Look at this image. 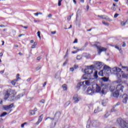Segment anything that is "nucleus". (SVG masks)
<instances>
[{"instance_id": "nucleus-1", "label": "nucleus", "mask_w": 128, "mask_h": 128, "mask_svg": "<svg viewBox=\"0 0 128 128\" xmlns=\"http://www.w3.org/2000/svg\"><path fill=\"white\" fill-rule=\"evenodd\" d=\"M106 86H100L98 84H94L92 85V88L94 90L95 92L100 94H106Z\"/></svg>"}, {"instance_id": "nucleus-2", "label": "nucleus", "mask_w": 128, "mask_h": 128, "mask_svg": "<svg viewBox=\"0 0 128 128\" xmlns=\"http://www.w3.org/2000/svg\"><path fill=\"white\" fill-rule=\"evenodd\" d=\"M100 122L98 121L94 120H88L87 122V124L86 126V128H90V125L94 128H96L98 126H100Z\"/></svg>"}, {"instance_id": "nucleus-3", "label": "nucleus", "mask_w": 128, "mask_h": 128, "mask_svg": "<svg viewBox=\"0 0 128 128\" xmlns=\"http://www.w3.org/2000/svg\"><path fill=\"white\" fill-rule=\"evenodd\" d=\"M60 116V111H58L55 114L54 118H50V117H48L45 119V120H48V118H49V120H51L52 122H54V126H56V124L57 122H58Z\"/></svg>"}, {"instance_id": "nucleus-4", "label": "nucleus", "mask_w": 128, "mask_h": 128, "mask_svg": "<svg viewBox=\"0 0 128 128\" xmlns=\"http://www.w3.org/2000/svg\"><path fill=\"white\" fill-rule=\"evenodd\" d=\"M100 43L97 42L94 44V46H96L98 50V54L100 55L102 52H106V48L102 47L100 46Z\"/></svg>"}, {"instance_id": "nucleus-5", "label": "nucleus", "mask_w": 128, "mask_h": 128, "mask_svg": "<svg viewBox=\"0 0 128 128\" xmlns=\"http://www.w3.org/2000/svg\"><path fill=\"white\" fill-rule=\"evenodd\" d=\"M14 94V90H12L10 88L8 89L7 90L4 92V100H8L10 98V94Z\"/></svg>"}, {"instance_id": "nucleus-6", "label": "nucleus", "mask_w": 128, "mask_h": 128, "mask_svg": "<svg viewBox=\"0 0 128 128\" xmlns=\"http://www.w3.org/2000/svg\"><path fill=\"white\" fill-rule=\"evenodd\" d=\"M94 65L88 66L84 70L85 74H92V70H94Z\"/></svg>"}, {"instance_id": "nucleus-7", "label": "nucleus", "mask_w": 128, "mask_h": 128, "mask_svg": "<svg viewBox=\"0 0 128 128\" xmlns=\"http://www.w3.org/2000/svg\"><path fill=\"white\" fill-rule=\"evenodd\" d=\"M104 73L106 74H110L112 72V69L110 68V66L106 65L104 66V70H103Z\"/></svg>"}, {"instance_id": "nucleus-8", "label": "nucleus", "mask_w": 128, "mask_h": 128, "mask_svg": "<svg viewBox=\"0 0 128 128\" xmlns=\"http://www.w3.org/2000/svg\"><path fill=\"white\" fill-rule=\"evenodd\" d=\"M124 86L120 84H117V86L116 87V90H117V92H119L120 93V92H122V90H124Z\"/></svg>"}, {"instance_id": "nucleus-9", "label": "nucleus", "mask_w": 128, "mask_h": 128, "mask_svg": "<svg viewBox=\"0 0 128 128\" xmlns=\"http://www.w3.org/2000/svg\"><path fill=\"white\" fill-rule=\"evenodd\" d=\"M87 94H89L90 96H92L94 94V90L92 87L88 88L87 90Z\"/></svg>"}, {"instance_id": "nucleus-10", "label": "nucleus", "mask_w": 128, "mask_h": 128, "mask_svg": "<svg viewBox=\"0 0 128 128\" xmlns=\"http://www.w3.org/2000/svg\"><path fill=\"white\" fill-rule=\"evenodd\" d=\"M85 84L86 86H92L94 84V80H90L85 81Z\"/></svg>"}, {"instance_id": "nucleus-11", "label": "nucleus", "mask_w": 128, "mask_h": 128, "mask_svg": "<svg viewBox=\"0 0 128 128\" xmlns=\"http://www.w3.org/2000/svg\"><path fill=\"white\" fill-rule=\"evenodd\" d=\"M102 66V62H97L95 64V67L97 70H100Z\"/></svg>"}, {"instance_id": "nucleus-12", "label": "nucleus", "mask_w": 128, "mask_h": 128, "mask_svg": "<svg viewBox=\"0 0 128 128\" xmlns=\"http://www.w3.org/2000/svg\"><path fill=\"white\" fill-rule=\"evenodd\" d=\"M14 106V104H12L8 106H3V108L4 110H10Z\"/></svg>"}, {"instance_id": "nucleus-13", "label": "nucleus", "mask_w": 128, "mask_h": 128, "mask_svg": "<svg viewBox=\"0 0 128 128\" xmlns=\"http://www.w3.org/2000/svg\"><path fill=\"white\" fill-rule=\"evenodd\" d=\"M42 118H44V114H41L38 118V120L37 121V122L35 124L36 126H38V124H40V122H42Z\"/></svg>"}, {"instance_id": "nucleus-14", "label": "nucleus", "mask_w": 128, "mask_h": 128, "mask_svg": "<svg viewBox=\"0 0 128 128\" xmlns=\"http://www.w3.org/2000/svg\"><path fill=\"white\" fill-rule=\"evenodd\" d=\"M73 100L75 102V104H76L80 100V97H79L78 94L74 95L73 97Z\"/></svg>"}, {"instance_id": "nucleus-15", "label": "nucleus", "mask_w": 128, "mask_h": 128, "mask_svg": "<svg viewBox=\"0 0 128 128\" xmlns=\"http://www.w3.org/2000/svg\"><path fill=\"white\" fill-rule=\"evenodd\" d=\"M122 98H123L122 102H124V104H126V102H128V94H124L123 96H122Z\"/></svg>"}, {"instance_id": "nucleus-16", "label": "nucleus", "mask_w": 128, "mask_h": 128, "mask_svg": "<svg viewBox=\"0 0 128 128\" xmlns=\"http://www.w3.org/2000/svg\"><path fill=\"white\" fill-rule=\"evenodd\" d=\"M112 72H122V68H118V67H114L112 68Z\"/></svg>"}, {"instance_id": "nucleus-17", "label": "nucleus", "mask_w": 128, "mask_h": 128, "mask_svg": "<svg viewBox=\"0 0 128 128\" xmlns=\"http://www.w3.org/2000/svg\"><path fill=\"white\" fill-rule=\"evenodd\" d=\"M112 94L114 98H118V96H120V94H122V93L120 92H118L116 90V92L112 93Z\"/></svg>"}, {"instance_id": "nucleus-18", "label": "nucleus", "mask_w": 128, "mask_h": 128, "mask_svg": "<svg viewBox=\"0 0 128 128\" xmlns=\"http://www.w3.org/2000/svg\"><path fill=\"white\" fill-rule=\"evenodd\" d=\"M116 78L119 79L118 81H116V84H118V82H120L121 80L120 78H122V75H120V73L116 72Z\"/></svg>"}, {"instance_id": "nucleus-19", "label": "nucleus", "mask_w": 128, "mask_h": 128, "mask_svg": "<svg viewBox=\"0 0 128 128\" xmlns=\"http://www.w3.org/2000/svg\"><path fill=\"white\" fill-rule=\"evenodd\" d=\"M24 96V92L22 93L21 94H19L16 96V97L15 98V100H20V98H22V96Z\"/></svg>"}, {"instance_id": "nucleus-20", "label": "nucleus", "mask_w": 128, "mask_h": 128, "mask_svg": "<svg viewBox=\"0 0 128 128\" xmlns=\"http://www.w3.org/2000/svg\"><path fill=\"white\" fill-rule=\"evenodd\" d=\"M20 80V78H17V79H15L11 82V84H12V86H16V84L18 80Z\"/></svg>"}, {"instance_id": "nucleus-21", "label": "nucleus", "mask_w": 128, "mask_h": 128, "mask_svg": "<svg viewBox=\"0 0 128 128\" xmlns=\"http://www.w3.org/2000/svg\"><path fill=\"white\" fill-rule=\"evenodd\" d=\"M84 82L78 83L76 86V88H78V90H80V86H84Z\"/></svg>"}, {"instance_id": "nucleus-22", "label": "nucleus", "mask_w": 128, "mask_h": 128, "mask_svg": "<svg viewBox=\"0 0 128 128\" xmlns=\"http://www.w3.org/2000/svg\"><path fill=\"white\" fill-rule=\"evenodd\" d=\"M122 78H128V74L122 73Z\"/></svg>"}, {"instance_id": "nucleus-23", "label": "nucleus", "mask_w": 128, "mask_h": 128, "mask_svg": "<svg viewBox=\"0 0 128 128\" xmlns=\"http://www.w3.org/2000/svg\"><path fill=\"white\" fill-rule=\"evenodd\" d=\"M88 74H84L82 76L83 80H88Z\"/></svg>"}, {"instance_id": "nucleus-24", "label": "nucleus", "mask_w": 128, "mask_h": 128, "mask_svg": "<svg viewBox=\"0 0 128 128\" xmlns=\"http://www.w3.org/2000/svg\"><path fill=\"white\" fill-rule=\"evenodd\" d=\"M70 104V101L68 100L67 102H66V104L64 105V108H67V106H68Z\"/></svg>"}, {"instance_id": "nucleus-25", "label": "nucleus", "mask_w": 128, "mask_h": 128, "mask_svg": "<svg viewBox=\"0 0 128 128\" xmlns=\"http://www.w3.org/2000/svg\"><path fill=\"white\" fill-rule=\"evenodd\" d=\"M80 12H82V10H80V9L78 8L76 12V19L78 18V14H80Z\"/></svg>"}, {"instance_id": "nucleus-26", "label": "nucleus", "mask_w": 128, "mask_h": 128, "mask_svg": "<svg viewBox=\"0 0 128 128\" xmlns=\"http://www.w3.org/2000/svg\"><path fill=\"white\" fill-rule=\"evenodd\" d=\"M6 114H8V112H2L0 115V118H2L4 116H6Z\"/></svg>"}, {"instance_id": "nucleus-27", "label": "nucleus", "mask_w": 128, "mask_h": 128, "mask_svg": "<svg viewBox=\"0 0 128 128\" xmlns=\"http://www.w3.org/2000/svg\"><path fill=\"white\" fill-rule=\"evenodd\" d=\"M94 78H98V71L97 70H96L94 72Z\"/></svg>"}, {"instance_id": "nucleus-28", "label": "nucleus", "mask_w": 128, "mask_h": 128, "mask_svg": "<svg viewBox=\"0 0 128 128\" xmlns=\"http://www.w3.org/2000/svg\"><path fill=\"white\" fill-rule=\"evenodd\" d=\"M121 25H122V26H124L125 25H126V24H128V22H126H126H121Z\"/></svg>"}, {"instance_id": "nucleus-29", "label": "nucleus", "mask_w": 128, "mask_h": 128, "mask_svg": "<svg viewBox=\"0 0 128 128\" xmlns=\"http://www.w3.org/2000/svg\"><path fill=\"white\" fill-rule=\"evenodd\" d=\"M62 88L64 90H68V86H66V84H64L62 86Z\"/></svg>"}, {"instance_id": "nucleus-30", "label": "nucleus", "mask_w": 128, "mask_h": 128, "mask_svg": "<svg viewBox=\"0 0 128 128\" xmlns=\"http://www.w3.org/2000/svg\"><path fill=\"white\" fill-rule=\"evenodd\" d=\"M98 18H102L103 20H106V17L105 16H98Z\"/></svg>"}, {"instance_id": "nucleus-31", "label": "nucleus", "mask_w": 128, "mask_h": 128, "mask_svg": "<svg viewBox=\"0 0 128 128\" xmlns=\"http://www.w3.org/2000/svg\"><path fill=\"white\" fill-rule=\"evenodd\" d=\"M98 75H99V76H104V70H100V71L98 72Z\"/></svg>"}, {"instance_id": "nucleus-32", "label": "nucleus", "mask_w": 128, "mask_h": 128, "mask_svg": "<svg viewBox=\"0 0 128 128\" xmlns=\"http://www.w3.org/2000/svg\"><path fill=\"white\" fill-rule=\"evenodd\" d=\"M102 104L104 106H105L106 104V100H102Z\"/></svg>"}, {"instance_id": "nucleus-33", "label": "nucleus", "mask_w": 128, "mask_h": 128, "mask_svg": "<svg viewBox=\"0 0 128 128\" xmlns=\"http://www.w3.org/2000/svg\"><path fill=\"white\" fill-rule=\"evenodd\" d=\"M36 42H34V44L32 46L31 48H36Z\"/></svg>"}, {"instance_id": "nucleus-34", "label": "nucleus", "mask_w": 128, "mask_h": 128, "mask_svg": "<svg viewBox=\"0 0 128 128\" xmlns=\"http://www.w3.org/2000/svg\"><path fill=\"white\" fill-rule=\"evenodd\" d=\"M30 114L31 116H34V114H36V112H34V110H32L30 111Z\"/></svg>"}, {"instance_id": "nucleus-35", "label": "nucleus", "mask_w": 128, "mask_h": 128, "mask_svg": "<svg viewBox=\"0 0 128 128\" xmlns=\"http://www.w3.org/2000/svg\"><path fill=\"white\" fill-rule=\"evenodd\" d=\"M62 0H58V6H62Z\"/></svg>"}, {"instance_id": "nucleus-36", "label": "nucleus", "mask_w": 128, "mask_h": 128, "mask_svg": "<svg viewBox=\"0 0 128 128\" xmlns=\"http://www.w3.org/2000/svg\"><path fill=\"white\" fill-rule=\"evenodd\" d=\"M102 80H103V82H108V78L106 77H104L102 78Z\"/></svg>"}, {"instance_id": "nucleus-37", "label": "nucleus", "mask_w": 128, "mask_h": 128, "mask_svg": "<svg viewBox=\"0 0 128 128\" xmlns=\"http://www.w3.org/2000/svg\"><path fill=\"white\" fill-rule=\"evenodd\" d=\"M102 22L103 24H104V26H109L108 23L106 22H104V21H102Z\"/></svg>"}, {"instance_id": "nucleus-38", "label": "nucleus", "mask_w": 128, "mask_h": 128, "mask_svg": "<svg viewBox=\"0 0 128 128\" xmlns=\"http://www.w3.org/2000/svg\"><path fill=\"white\" fill-rule=\"evenodd\" d=\"M38 36L40 40V32L38 31L37 32Z\"/></svg>"}, {"instance_id": "nucleus-39", "label": "nucleus", "mask_w": 128, "mask_h": 128, "mask_svg": "<svg viewBox=\"0 0 128 128\" xmlns=\"http://www.w3.org/2000/svg\"><path fill=\"white\" fill-rule=\"evenodd\" d=\"M110 90L111 92H114V87L110 86Z\"/></svg>"}, {"instance_id": "nucleus-40", "label": "nucleus", "mask_w": 128, "mask_h": 128, "mask_svg": "<svg viewBox=\"0 0 128 128\" xmlns=\"http://www.w3.org/2000/svg\"><path fill=\"white\" fill-rule=\"evenodd\" d=\"M76 60H82V56H76Z\"/></svg>"}, {"instance_id": "nucleus-41", "label": "nucleus", "mask_w": 128, "mask_h": 128, "mask_svg": "<svg viewBox=\"0 0 128 128\" xmlns=\"http://www.w3.org/2000/svg\"><path fill=\"white\" fill-rule=\"evenodd\" d=\"M26 122H24V124H21V128H24V125L26 124Z\"/></svg>"}, {"instance_id": "nucleus-42", "label": "nucleus", "mask_w": 128, "mask_h": 128, "mask_svg": "<svg viewBox=\"0 0 128 128\" xmlns=\"http://www.w3.org/2000/svg\"><path fill=\"white\" fill-rule=\"evenodd\" d=\"M74 68L76 69L78 68V64H75L74 66Z\"/></svg>"}, {"instance_id": "nucleus-43", "label": "nucleus", "mask_w": 128, "mask_h": 128, "mask_svg": "<svg viewBox=\"0 0 128 128\" xmlns=\"http://www.w3.org/2000/svg\"><path fill=\"white\" fill-rule=\"evenodd\" d=\"M40 68H42V66H38L36 68V70H40Z\"/></svg>"}, {"instance_id": "nucleus-44", "label": "nucleus", "mask_w": 128, "mask_h": 128, "mask_svg": "<svg viewBox=\"0 0 128 128\" xmlns=\"http://www.w3.org/2000/svg\"><path fill=\"white\" fill-rule=\"evenodd\" d=\"M109 114H108V112H107L105 115H104V117L105 118H108V116Z\"/></svg>"}, {"instance_id": "nucleus-45", "label": "nucleus", "mask_w": 128, "mask_h": 128, "mask_svg": "<svg viewBox=\"0 0 128 128\" xmlns=\"http://www.w3.org/2000/svg\"><path fill=\"white\" fill-rule=\"evenodd\" d=\"M112 112H116V108L114 107L111 110Z\"/></svg>"}, {"instance_id": "nucleus-46", "label": "nucleus", "mask_w": 128, "mask_h": 128, "mask_svg": "<svg viewBox=\"0 0 128 128\" xmlns=\"http://www.w3.org/2000/svg\"><path fill=\"white\" fill-rule=\"evenodd\" d=\"M80 51V49H78L76 51H74L72 52V54H76L78 52Z\"/></svg>"}, {"instance_id": "nucleus-47", "label": "nucleus", "mask_w": 128, "mask_h": 128, "mask_svg": "<svg viewBox=\"0 0 128 128\" xmlns=\"http://www.w3.org/2000/svg\"><path fill=\"white\" fill-rule=\"evenodd\" d=\"M73 44H78V39H75Z\"/></svg>"}, {"instance_id": "nucleus-48", "label": "nucleus", "mask_w": 128, "mask_h": 128, "mask_svg": "<svg viewBox=\"0 0 128 128\" xmlns=\"http://www.w3.org/2000/svg\"><path fill=\"white\" fill-rule=\"evenodd\" d=\"M52 34H56V31H54L51 32Z\"/></svg>"}, {"instance_id": "nucleus-49", "label": "nucleus", "mask_w": 128, "mask_h": 128, "mask_svg": "<svg viewBox=\"0 0 128 128\" xmlns=\"http://www.w3.org/2000/svg\"><path fill=\"white\" fill-rule=\"evenodd\" d=\"M71 18H72V16H69L68 17L67 20H70Z\"/></svg>"}, {"instance_id": "nucleus-50", "label": "nucleus", "mask_w": 128, "mask_h": 128, "mask_svg": "<svg viewBox=\"0 0 128 128\" xmlns=\"http://www.w3.org/2000/svg\"><path fill=\"white\" fill-rule=\"evenodd\" d=\"M117 16H118V14H116L114 15V18H116Z\"/></svg>"}, {"instance_id": "nucleus-51", "label": "nucleus", "mask_w": 128, "mask_h": 128, "mask_svg": "<svg viewBox=\"0 0 128 128\" xmlns=\"http://www.w3.org/2000/svg\"><path fill=\"white\" fill-rule=\"evenodd\" d=\"M52 14H49L48 15V18H52Z\"/></svg>"}, {"instance_id": "nucleus-52", "label": "nucleus", "mask_w": 128, "mask_h": 128, "mask_svg": "<svg viewBox=\"0 0 128 128\" xmlns=\"http://www.w3.org/2000/svg\"><path fill=\"white\" fill-rule=\"evenodd\" d=\"M68 64V60H66L63 64V66H66Z\"/></svg>"}, {"instance_id": "nucleus-53", "label": "nucleus", "mask_w": 128, "mask_h": 128, "mask_svg": "<svg viewBox=\"0 0 128 128\" xmlns=\"http://www.w3.org/2000/svg\"><path fill=\"white\" fill-rule=\"evenodd\" d=\"M122 46L123 48H125V46H126V42H123V44H122Z\"/></svg>"}, {"instance_id": "nucleus-54", "label": "nucleus", "mask_w": 128, "mask_h": 128, "mask_svg": "<svg viewBox=\"0 0 128 128\" xmlns=\"http://www.w3.org/2000/svg\"><path fill=\"white\" fill-rule=\"evenodd\" d=\"M74 68H70V72H74Z\"/></svg>"}, {"instance_id": "nucleus-55", "label": "nucleus", "mask_w": 128, "mask_h": 128, "mask_svg": "<svg viewBox=\"0 0 128 128\" xmlns=\"http://www.w3.org/2000/svg\"><path fill=\"white\" fill-rule=\"evenodd\" d=\"M111 10H116V8L114 7H112Z\"/></svg>"}, {"instance_id": "nucleus-56", "label": "nucleus", "mask_w": 128, "mask_h": 128, "mask_svg": "<svg viewBox=\"0 0 128 128\" xmlns=\"http://www.w3.org/2000/svg\"><path fill=\"white\" fill-rule=\"evenodd\" d=\"M107 20H108V22H112V19H110L109 18H106V19Z\"/></svg>"}, {"instance_id": "nucleus-57", "label": "nucleus", "mask_w": 128, "mask_h": 128, "mask_svg": "<svg viewBox=\"0 0 128 128\" xmlns=\"http://www.w3.org/2000/svg\"><path fill=\"white\" fill-rule=\"evenodd\" d=\"M115 48H116L117 50H120V47H118V46H116Z\"/></svg>"}, {"instance_id": "nucleus-58", "label": "nucleus", "mask_w": 128, "mask_h": 128, "mask_svg": "<svg viewBox=\"0 0 128 128\" xmlns=\"http://www.w3.org/2000/svg\"><path fill=\"white\" fill-rule=\"evenodd\" d=\"M34 16H38V12L34 13Z\"/></svg>"}, {"instance_id": "nucleus-59", "label": "nucleus", "mask_w": 128, "mask_h": 128, "mask_svg": "<svg viewBox=\"0 0 128 128\" xmlns=\"http://www.w3.org/2000/svg\"><path fill=\"white\" fill-rule=\"evenodd\" d=\"M40 102H42V104H44V100H41L40 101Z\"/></svg>"}, {"instance_id": "nucleus-60", "label": "nucleus", "mask_w": 128, "mask_h": 128, "mask_svg": "<svg viewBox=\"0 0 128 128\" xmlns=\"http://www.w3.org/2000/svg\"><path fill=\"white\" fill-rule=\"evenodd\" d=\"M24 36V34H20L18 36L19 38H20V36Z\"/></svg>"}, {"instance_id": "nucleus-61", "label": "nucleus", "mask_w": 128, "mask_h": 128, "mask_svg": "<svg viewBox=\"0 0 128 128\" xmlns=\"http://www.w3.org/2000/svg\"><path fill=\"white\" fill-rule=\"evenodd\" d=\"M46 86V82H44V85H43V86L44 87V86Z\"/></svg>"}, {"instance_id": "nucleus-62", "label": "nucleus", "mask_w": 128, "mask_h": 128, "mask_svg": "<svg viewBox=\"0 0 128 128\" xmlns=\"http://www.w3.org/2000/svg\"><path fill=\"white\" fill-rule=\"evenodd\" d=\"M73 2L74 4H76V0H73Z\"/></svg>"}, {"instance_id": "nucleus-63", "label": "nucleus", "mask_w": 128, "mask_h": 128, "mask_svg": "<svg viewBox=\"0 0 128 128\" xmlns=\"http://www.w3.org/2000/svg\"><path fill=\"white\" fill-rule=\"evenodd\" d=\"M14 46L15 48H18V44H15V45H14Z\"/></svg>"}, {"instance_id": "nucleus-64", "label": "nucleus", "mask_w": 128, "mask_h": 128, "mask_svg": "<svg viewBox=\"0 0 128 128\" xmlns=\"http://www.w3.org/2000/svg\"><path fill=\"white\" fill-rule=\"evenodd\" d=\"M31 79H32L31 78H28V79H27L26 81L30 82V80Z\"/></svg>"}]
</instances>
